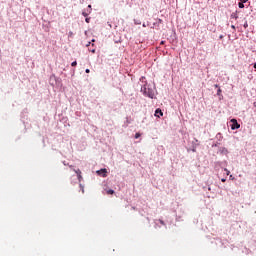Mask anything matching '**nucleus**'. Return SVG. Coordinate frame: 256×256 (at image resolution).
<instances>
[{
	"label": "nucleus",
	"instance_id": "24",
	"mask_svg": "<svg viewBox=\"0 0 256 256\" xmlns=\"http://www.w3.org/2000/svg\"><path fill=\"white\" fill-rule=\"evenodd\" d=\"M88 8L91 9V5H89Z\"/></svg>",
	"mask_w": 256,
	"mask_h": 256
},
{
	"label": "nucleus",
	"instance_id": "8",
	"mask_svg": "<svg viewBox=\"0 0 256 256\" xmlns=\"http://www.w3.org/2000/svg\"><path fill=\"white\" fill-rule=\"evenodd\" d=\"M71 66H72V67H77V61L72 62V63H71Z\"/></svg>",
	"mask_w": 256,
	"mask_h": 256
},
{
	"label": "nucleus",
	"instance_id": "3",
	"mask_svg": "<svg viewBox=\"0 0 256 256\" xmlns=\"http://www.w3.org/2000/svg\"><path fill=\"white\" fill-rule=\"evenodd\" d=\"M96 173L97 175H100V177H107V170L105 168L97 170Z\"/></svg>",
	"mask_w": 256,
	"mask_h": 256
},
{
	"label": "nucleus",
	"instance_id": "7",
	"mask_svg": "<svg viewBox=\"0 0 256 256\" xmlns=\"http://www.w3.org/2000/svg\"><path fill=\"white\" fill-rule=\"evenodd\" d=\"M139 137H141V133L137 132V133L135 134V139H139Z\"/></svg>",
	"mask_w": 256,
	"mask_h": 256
},
{
	"label": "nucleus",
	"instance_id": "20",
	"mask_svg": "<svg viewBox=\"0 0 256 256\" xmlns=\"http://www.w3.org/2000/svg\"><path fill=\"white\" fill-rule=\"evenodd\" d=\"M221 181H222V183H225L226 179H225V178H222Z\"/></svg>",
	"mask_w": 256,
	"mask_h": 256
},
{
	"label": "nucleus",
	"instance_id": "5",
	"mask_svg": "<svg viewBox=\"0 0 256 256\" xmlns=\"http://www.w3.org/2000/svg\"><path fill=\"white\" fill-rule=\"evenodd\" d=\"M244 2H239L238 3V7L240 8V9H244L245 8V4H243Z\"/></svg>",
	"mask_w": 256,
	"mask_h": 256
},
{
	"label": "nucleus",
	"instance_id": "1",
	"mask_svg": "<svg viewBox=\"0 0 256 256\" xmlns=\"http://www.w3.org/2000/svg\"><path fill=\"white\" fill-rule=\"evenodd\" d=\"M141 93H143V95H145V97H149L150 99H153V97H155V91L149 87V85L145 84L142 88H141Z\"/></svg>",
	"mask_w": 256,
	"mask_h": 256
},
{
	"label": "nucleus",
	"instance_id": "23",
	"mask_svg": "<svg viewBox=\"0 0 256 256\" xmlns=\"http://www.w3.org/2000/svg\"><path fill=\"white\" fill-rule=\"evenodd\" d=\"M254 69H256V63H254Z\"/></svg>",
	"mask_w": 256,
	"mask_h": 256
},
{
	"label": "nucleus",
	"instance_id": "19",
	"mask_svg": "<svg viewBox=\"0 0 256 256\" xmlns=\"http://www.w3.org/2000/svg\"><path fill=\"white\" fill-rule=\"evenodd\" d=\"M214 87H215L216 89H218V87H219V84H215V85H214Z\"/></svg>",
	"mask_w": 256,
	"mask_h": 256
},
{
	"label": "nucleus",
	"instance_id": "18",
	"mask_svg": "<svg viewBox=\"0 0 256 256\" xmlns=\"http://www.w3.org/2000/svg\"><path fill=\"white\" fill-rule=\"evenodd\" d=\"M249 25L247 23L244 24L245 29H247Z\"/></svg>",
	"mask_w": 256,
	"mask_h": 256
},
{
	"label": "nucleus",
	"instance_id": "4",
	"mask_svg": "<svg viewBox=\"0 0 256 256\" xmlns=\"http://www.w3.org/2000/svg\"><path fill=\"white\" fill-rule=\"evenodd\" d=\"M155 117H163V111L161 109H156L155 111Z\"/></svg>",
	"mask_w": 256,
	"mask_h": 256
},
{
	"label": "nucleus",
	"instance_id": "2",
	"mask_svg": "<svg viewBox=\"0 0 256 256\" xmlns=\"http://www.w3.org/2000/svg\"><path fill=\"white\" fill-rule=\"evenodd\" d=\"M230 123H231L230 127H231L232 131H235V129H239L241 127L239 122H237V119H231Z\"/></svg>",
	"mask_w": 256,
	"mask_h": 256
},
{
	"label": "nucleus",
	"instance_id": "12",
	"mask_svg": "<svg viewBox=\"0 0 256 256\" xmlns=\"http://www.w3.org/2000/svg\"><path fill=\"white\" fill-rule=\"evenodd\" d=\"M82 15H83L84 17H88L89 14H88L87 12H83Z\"/></svg>",
	"mask_w": 256,
	"mask_h": 256
},
{
	"label": "nucleus",
	"instance_id": "10",
	"mask_svg": "<svg viewBox=\"0 0 256 256\" xmlns=\"http://www.w3.org/2000/svg\"><path fill=\"white\" fill-rule=\"evenodd\" d=\"M224 171L226 172V175H230L231 173V171H229L227 168H225Z\"/></svg>",
	"mask_w": 256,
	"mask_h": 256
},
{
	"label": "nucleus",
	"instance_id": "6",
	"mask_svg": "<svg viewBox=\"0 0 256 256\" xmlns=\"http://www.w3.org/2000/svg\"><path fill=\"white\" fill-rule=\"evenodd\" d=\"M106 193H107V195H113L115 193V191L112 189H109L106 191Z\"/></svg>",
	"mask_w": 256,
	"mask_h": 256
},
{
	"label": "nucleus",
	"instance_id": "16",
	"mask_svg": "<svg viewBox=\"0 0 256 256\" xmlns=\"http://www.w3.org/2000/svg\"><path fill=\"white\" fill-rule=\"evenodd\" d=\"M85 73H91V70L86 69V70H85Z\"/></svg>",
	"mask_w": 256,
	"mask_h": 256
},
{
	"label": "nucleus",
	"instance_id": "14",
	"mask_svg": "<svg viewBox=\"0 0 256 256\" xmlns=\"http://www.w3.org/2000/svg\"><path fill=\"white\" fill-rule=\"evenodd\" d=\"M85 21H86V23H90L91 18H86Z\"/></svg>",
	"mask_w": 256,
	"mask_h": 256
},
{
	"label": "nucleus",
	"instance_id": "15",
	"mask_svg": "<svg viewBox=\"0 0 256 256\" xmlns=\"http://www.w3.org/2000/svg\"><path fill=\"white\" fill-rule=\"evenodd\" d=\"M159 223H161V225H165V222L163 220H159Z\"/></svg>",
	"mask_w": 256,
	"mask_h": 256
},
{
	"label": "nucleus",
	"instance_id": "17",
	"mask_svg": "<svg viewBox=\"0 0 256 256\" xmlns=\"http://www.w3.org/2000/svg\"><path fill=\"white\" fill-rule=\"evenodd\" d=\"M242 3H247L249 0H240Z\"/></svg>",
	"mask_w": 256,
	"mask_h": 256
},
{
	"label": "nucleus",
	"instance_id": "22",
	"mask_svg": "<svg viewBox=\"0 0 256 256\" xmlns=\"http://www.w3.org/2000/svg\"><path fill=\"white\" fill-rule=\"evenodd\" d=\"M230 179H235V178H233V175H230Z\"/></svg>",
	"mask_w": 256,
	"mask_h": 256
},
{
	"label": "nucleus",
	"instance_id": "21",
	"mask_svg": "<svg viewBox=\"0 0 256 256\" xmlns=\"http://www.w3.org/2000/svg\"><path fill=\"white\" fill-rule=\"evenodd\" d=\"M231 28H232V29H235V25H232Z\"/></svg>",
	"mask_w": 256,
	"mask_h": 256
},
{
	"label": "nucleus",
	"instance_id": "11",
	"mask_svg": "<svg viewBox=\"0 0 256 256\" xmlns=\"http://www.w3.org/2000/svg\"><path fill=\"white\" fill-rule=\"evenodd\" d=\"M221 93H222V90H221V88H219V89L217 90V95H221Z\"/></svg>",
	"mask_w": 256,
	"mask_h": 256
},
{
	"label": "nucleus",
	"instance_id": "13",
	"mask_svg": "<svg viewBox=\"0 0 256 256\" xmlns=\"http://www.w3.org/2000/svg\"><path fill=\"white\" fill-rule=\"evenodd\" d=\"M77 177H78L79 181H81V179H83V177L81 176V174H78Z\"/></svg>",
	"mask_w": 256,
	"mask_h": 256
},
{
	"label": "nucleus",
	"instance_id": "9",
	"mask_svg": "<svg viewBox=\"0 0 256 256\" xmlns=\"http://www.w3.org/2000/svg\"><path fill=\"white\" fill-rule=\"evenodd\" d=\"M74 172L76 173V175H81V171L79 169L74 170Z\"/></svg>",
	"mask_w": 256,
	"mask_h": 256
}]
</instances>
